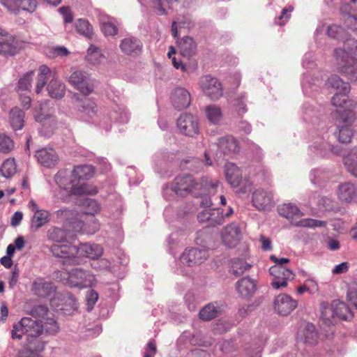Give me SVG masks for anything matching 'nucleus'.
Segmentation results:
<instances>
[{
	"label": "nucleus",
	"instance_id": "f257e3e1",
	"mask_svg": "<svg viewBox=\"0 0 357 357\" xmlns=\"http://www.w3.org/2000/svg\"><path fill=\"white\" fill-rule=\"evenodd\" d=\"M218 184V181H208V178L196 180L192 176L185 174L174 178L172 190L179 197H185L189 194L199 196L205 191L214 194Z\"/></svg>",
	"mask_w": 357,
	"mask_h": 357
},
{
	"label": "nucleus",
	"instance_id": "f03ea898",
	"mask_svg": "<svg viewBox=\"0 0 357 357\" xmlns=\"http://www.w3.org/2000/svg\"><path fill=\"white\" fill-rule=\"evenodd\" d=\"M56 213L57 218L61 219V220L66 221L65 227L70 229V234H71V231L82 234H93L99 229V225L96 222H91L93 227L89 229V222H85V220L83 219L84 215H82L78 218L73 211L62 208L58 210Z\"/></svg>",
	"mask_w": 357,
	"mask_h": 357
},
{
	"label": "nucleus",
	"instance_id": "7ed1b4c3",
	"mask_svg": "<svg viewBox=\"0 0 357 357\" xmlns=\"http://www.w3.org/2000/svg\"><path fill=\"white\" fill-rule=\"evenodd\" d=\"M56 184L73 195H95L98 192L95 187L89 185H79L75 178L72 176V172L67 170L59 171L54 176Z\"/></svg>",
	"mask_w": 357,
	"mask_h": 357
},
{
	"label": "nucleus",
	"instance_id": "20e7f679",
	"mask_svg": "<svg viewBox=\"0 0 357 357\" xmlns=\"http://www.w3.org/2000/svg\"><path fill=\"white\" fill-rule=\"evenodd\" d=\"M43 332V326L40 321L29 317L22 318L20 322L13 326L11 331L13 339H22L24 335L28 337L40 336Z\"/></svg>",
	"mask_w": 357,
	"mask_h": 357
},
{
	"label": "nucleus",
	"instance_id": "39448f33",
	"mask_svg": "<svg viewBox=\"0 0 357 357\" xmlns=\"http://www.w3.org/2000/svg\"><path fill=\"white\" fill-rule=\"evenodd\" d=\"M61 280L71 287L82 289L91 286L95 281V277L89 271L77 268L62 273Z\"/></svg>",
	"mask_w": 357,
	"mask_h": 357
},
{
	"label": "nucleus",
	"instance_id": "423d86ee",
	"mask_svg": "<svg viewBox=\"0 0 357 357\" xmlns=\"http://www.w3.org/2000/svg\"><path fill=\"white\" fill-rule=\"evenodd\" d=\"M50 250L54 256L62 259L61 262L64 266L79 264L80 262L77 256L78 250L76 245L54 244L51 246Z\"/></svg>",
	"mask_w": 357,
	"mask_h": 357
},
{
	"label": "nucleus",
	"instance_id": "0eeeda50",
	"mask_svg": "<svg viewBox=\"0 0 357 357\" xmlns=\"http://www.w3.org/2000/svg\"><path fill=\"white\" fill-rule=\"evenodd\" d=\"M47 102H40L35 108L34 118L36 121L42 124L48 133H51L56 128L57 121L53 115V112L47 111Z\"/></svg>",
	"mask_w": 357,
	"mask_h": 357
},
{
	"label": "nucleus",
	"instance_id": "6e6552de",
	"mask_svg": "<svg viewBox=\"0 0 357 357\" xmlns=\"http://www.w3.org/2000/svg\"><path fill=\"white\" fill-rule=\"evenodd\" d=\"M200 87L204 93L211 100H218L223 94L220 81L211 75H204L200 78Z\"/></svg>",
	"mask_w": 357,
	"mask_h": 357
},
{
	"label": "nucleus",
	"instance_id": "1a4fd4ad",
	"mask_svg": "<svg viewBox=\"0 0 357 357\" xmlns=\"http://www.w3.org/2000/svg\"><path fill=\"white\" fill-rule=\"evenodd\" d=\"M208 257L206 249L187 248L182 253L180 261L187 266H196L204 263Z\"/></svg>",
	"mask_w": 357,
	"mask_h": 357
},
{
	"label": "nucleus",
	"instance_id": "9d476101",
	"mask_svg": "<svg viewBox=\"0 0 357 357\" xmlns=\"http://www.w3.org/2000/svg\"><path fill=\"white\" fill-rule=\"evenodd\" d=\"M68 82L71 86L84 95H89L93 91V85L89 75L83 71L73 72L68 78Z\"/></svg>",
	"mask_w": 357,
	"mask_h": 357
},
{
	"label": "nucleus",
	"instance_id": "9b49d317",
	"mask_svg": "<svg viewBox=\"0 0 357 357\" xmlns=\"http://www.w3.org/2000/svg\"><path fill=\"white\" fill-rule=\"evenodd\" d=\"M270 274L274 277L272 287L278 289L287 285V280H293L294 273L283 266L274 265L269 269Z\"/></svg>",
	"mask_w": 357,
	"mask_h": 357
},
{
	"label": "nucleus",
	"instance_id": "f8f14e48",
	"mask_svg": "<svg viewBox=\"0 0 357 357\" xmlns=\"http://www.w3.org/2000/svg\"><path fill=\"white\" fill-rule=\"evenodd\" d=\"M177 127L182 134L188 137H195L199 132L198 119L190 114H183L179 116Z\"/></svg>",
	"mask_w": 357,
	"mask_h": 357
},
{
	"label": "nucleus",
	"instance_id": "ddd939ff",
	"mask_svg": "<svg viewBox=\"0 0 357 357\" xmlns=\"http://www.w3.org/2000/svg\"><path fill=\"white\" fill-rule=\"evenodd\" d=\"M217 147L218 152L216 156L218 158H220L222 156L232 157L239 151L238 143L232 136H225L219 138Z\"/></svg>",
	"mask_w": 357,
	"mask_h": 357
},
{
	"label": "nucleus",
	"instance_id": "4468645a",
	"mask_svg": "<svg viewBox=\"0 0 357 357\" xmlns=\"http://www.w3.org/2000/svg\"><path fill=\"white\" fill-rule=\"evenodd\" d=\"M200 223L206 224L208 227H215L224 222L223 210L221 208H206L197 215Z\"/></svg>",
	"mask_w": 357,
	"mask_h": 357
},
{
	"label": "nucleus",
	"instance_id": "2eb2a0df",
	"mask_svg": "<svg viewBox=\"0 0 357 357\" xmlns=\"http://www.w3.org/2000/svg\"><path fill=\"white\" fill-rule=\"evenodd\" d=\"M119 48L126 56H137L142 52L143 43L137 37L128 36L120 41Z\"/></svg>",
	"mask_w": 357,
	"mask_h": 357
},
{
	"label": "nucleus",
	"instance_id": "dca6fc26",
	"mask_svg": "<svg viewBox=\"0 0 357 357\" xmlns=\"http://www.w3.org/2000/svg\"><path fill=\"white\" fill-rule=\"evenodd\" d=\"M298 303L287 294L278 295L274 301V310L282 316L289 314L296 307Z\"/></svg>",
	"mask_w": 357,
	"mask_h": 357
},
{
	"label": "nucleus",
	"instance_id": "f3484780",
	"mask_svg": "<svg viewBox=\"0 0 357 357\" xmlns=\"http://www.w3.org/2000/svg\"><path fill=\"white\" fill-rule=\"evenodd\" d=\"M241 231L236 223L226 226L221 234L222 241L228 248L235 247L241 240Z\"/></svg>",
	"mask_w": 357,
	"mask_h": 357
},
{
	"label": "nucleus",
	"instance_id": "a211bd4d",
	"mask_svg": "<svg viewBox=\"0 0 357 357\" xmlns=\"http://www.w3.org/2000/svg\"><path fill=\"white\" fill-rule=\"evenodd\" d=\"M252 203L259 210H267L273 205V195L271 192L258 189L252 194Z\"/></svg>",
	"mask_w": 357,
	"mask_h": 357
},
{
	"label": "nucleus",
	"instance_id": "6ab92c4d",
	"mask_svg": "<svg viewBox=\"0 0 357 357\" xmlns=\"http://www.w3.org/2000/svg\"><path fill=\"white\" fill-rule=\"evenodd\" d=\"M35 156L40 165L47 167L55 166L59 161V157L52 149H39L36 151Z\"/></svg>",
	"mask_w": 357,
	"mask_h": 357
},
{
	"label": "nucleus",
	"instance_id": "aec40b11",
	"mask_svg": "<svg viewBox=\"0 0 357 357\" xmlns=\"http://www.w3.org/2000/svg\"><path fill=\"white\" fill-rule=\"evenodd\" d=\"M98 20L101 31L105 36H114L118 33L119 23L115 18L107 15L100 14Z\"/></svg>",
	"mask_w": 357,
	"mask_h": 357
},
{
	"label": "nucleus",
	"instance_id": "412c9836",
	"mask_svg": "<svg viewBox=\"0 0 357 357\" xmlns=\"http://www.w3.org/2000/svg\"><path fill=\"white\" fill-rule=\"evenodd\" d=\"M225 173L226 180L231 187L236 188L240 185L242 182V172L234 163H227L225 166Z\"/></svg>",
	"mask_w": 357,
	"mask_h": 357
},
{
	"label": "nucleus",
	"instance_id": "4be33fe9",
	"mask_svg": "<svg viewBox=\"0 0 357 357\" xmlns=\"http://www.w3.org/2000/svg\"><path fill=\"white\" fill-rule=\"evenodd\" d=\"M236 288L239 296L244 298H250L256 291V283L250 278L245 277L236 283Z\"/></svg>",
	"mask_w": 357,
	"mask_h": 357
},
{
	"label": "nucleus",
	"instance_id": "5701e85b",
	"mask_svg": "<svg viewBox=\"0 0 357 357\" xmlns=\"http://www.w3.org/2000/svg\"><path fill=\"white\" fill-rule=\"evenodd\" d=\"M180 54L186 58H190L196 54L197 45L190 36H184L176 41Z\"/></svg>",
	"mask_w": 357,
	"mask_h": 357
},
{
	"label": "nucleus",
	"instance_id": "b1692460",
	"mask_svg": "<svg viewBox=\"0 0 357 357\" xmlns=\"http://www.w3.org/2000/svg\"><path fill=\"white\" fill-rule=\"evenodd\" d=\"M18 52V43L13 36L9 35L0 38V55L4 56H14Z\"/></svg>",
	"mask_w": 357,
	"mask_h": 357
},
{
	"label": "nucleus",
	"instance_id": "393cba45",
	"mask_svg": "<svg viewBox=\"0 0 357 357\" xmlns=\"http://www.w3.org/2000/svg\"><path fill=\"white\" fill-rule=\"evenodd\" d=\"M172 98L174 107L178 109H183L190 104V93L184 88H176Z\"/></svg>",
	"mask_w": 357,
	"mask_h": 357
},
{
	"label": "nucleus",
	"instance_id": "a878e982",
	"mask_svg": "<svg viewBox=\"0 0 357 357\" xmlns=\"http://www.w3.org/2000/svg\"><path fill=\"white\" fill-rule=\"evenodd\" d=\"M337 197L342 202L350 203L357 197L356 188L350 182H345L339 185L337 188Z\"/></svg>",
	"mask_w": 357,
	"mask_h": 357
},
{
	"label": "nucleus",
	"instance_id": "bb28decb",
	"mask_svg": "<svg viewBox=\"0 0 357 357\" xmlns=\"http://www.w3.org/2000/svg\"><path fill=\"white\" fill-rule=\"evenodd\" d=\"M78 250L77 256L80 257H89L91 259H97L101 256L102 248L98 244L81 243L77 246Z\"/></svg>",
	"mask_w": 357,
	"mask_h": 357
},
{
	"label": "nucleus",
	"instance_id": "cd10ccee",
	"mask_svg": "<svg viewBox=\"0 0 357 357\" xmlns=\"http://www.w3.org/2000/svg\"><path fill=\"white\" fill-rule=\"evenodd\" d=\"M31 291L35 295L44 297L54 292V288L52 282L38 278L32 282Z\"/></svg>",
	"mask_w": 357,
	"mask_h": 357
},
{
	"label": "nucleus",
	"instance_id": "c85d7f7f",
	"mask_svg": "<svg viewBox=\"0 0 357 357\" xmlns=\"http://www.w3.org/2000/svg\"><path fill=\"white\" fill-rule=\"evenodd\" d=\"M94 173L93 167L89 165H79L74 168L72 172V176L75 178L79 185H87L85 183H81L82 181L90 179Z\"/></svg>",
	"mask_w": 357,
	"mask_h": 357
},
{
	"label": "nucleus",
	"instance_id": "c756f323",
	"mask_svg": "<svg viewBox=\"0 0 357 357\" xmlns=\"http://www.w3.org/2000/svg\"><path fill=\"white\" fill-rule=\"evenodd\" d=\"M47 237L53 241L62 243L69 242L73 238V235L70 234V229H68L67 227L65 229L53 227L47 231Z\"/></svg>",
	"mask_w": 357,
	"mask_h": 357
},
{
	"label": "nucleus",
	"instance_id": "7c9ffc66",
	"mask_svg": "<svg viewBox=\"0 0 357 357\" xmlns=\"http://www.w3.org/2000/svg\"><path fill=\"white\" fill-rule=\"evenodd\" d=\"M49 96L55 99L62 98L66 93L65 85L57 79H52L47 85Z\"/></svg>",
	"mask_w": 357,
	"mask_h": 357
},
{
	"label": "nucleus",
	"instance_id": "2f4dec72",
	"mask_svg": "<svg viewBox=\"0 0 357 357\" xmlns=\"http://www.w3.org/2000/svg\"><path fill=\"white\" fill-rule=\"evenodd\" d=\"M46 342L40 336L26 338V348L22 351H29L32 354L39 355L38 353L45 349Z\"/></svg>",
	"mask_w": 357,
	"mask_h": 357
},
{
	"label": "nucleus",
	"instance_id": "473e14b6",
	"mask_svg": "<svg viewBox=\"0 0 357 357\" xmlns=\"http://www.w3.org/2000/svg\"><path fill=\"white\" fill-rule=\"evenodd\" d=\"M344 165L347 171L357 177V147L352 148L349 153L344 157Z\"/></svg>",
	"mask_w": 357,
	"mask_h": 357
},
{
	"label": "nucleus",
	"instance_id": "72a5a7b5",
	"mask_svg": "<svg viewBox=\"0 0 357 357\" xmlns=\"http://www.w3.org/2000/svg\"><path fill=\"white\" fill-rule=\"evenodd\" d=\"M58 298L62 301L61 310L66 314H70L72 312L77 310V303L76 298L70 294H66L62 296H58Z\"/></svg>",
	"mask_w": 357,
	"mask_h": 357
},
{
	"label": "nucleus",
	"instance_id": "f704fd0d",
	"mask_svg": "<svg viewBox=\"0 0 357 357\" xmlns=\"http://www.w3.org/2000/svg\"><path fill=\"white\" fill-rule=\"evenodd\" d=\"M326 85L328 88L336 89L340 93L345 96L350 91V86L348 83L344 82L338 76L331 75L327 80Z\"/></svg>",
	"mask_w": 357,
	"mask_h": 357
},
{
	"label": "nucleus",
	"instance_id": "c9c22d12",
	"mask_svg": "<svg viewBox=\"0 0 357 357\" xmlns=\"http://www.w3.org/2000/svg\"><path fill=\"white\" fill-rule=\"evenodd\" d=\"M75 27L77 33L90 39L93 35V29L89 22L85 19H78L75 22Z\"/></svg>",
	"mask_w": 357,
	"mask_h": 357
},
{
	"label": "nucleus",
	"instance_id": "e433bc0d",
	"mask_svg": "<svg viewBox=\"0 0 357 357\" xmlns=\"http://www.w3.org/2000/svg\"><path fill=\"white\" fill-rule=\"evenodd\" d=\"M24 118V112L20 109L15 107L10 110V125L13 130H18L23 128Z\"/></svg>",
	"mask_w": 357,
	"mask_h": 357
},
{
	"label": "nucleus",
	"instance_id": "4c0bfd02",
	"mask_svg": "<svg viewBox=\"0 0 357 357\" xmlns=\"http://www.w3.org/2000/svg\"><path fill=\"white\" fill-rule=\"evenodd\" d=\"M278 213L281 216L287 219L302 216L303 215L296 205L290 203L280 206L278 207Z\"/></svg>",
	"mask_w": 357,
	"mask_h": 357
},
{
	"label": "nucleus",
	"instance_id": "58836bf2",
	"mask_svg": "<svg viewBox=\"0 0 357 357\" xmlns=\"http://www.w3.org/2000/svg\"><path fill=\"white\" fill-rule=\"evenodd\" d=\"M50 220V213L45 210L36 211L31 219V227L34 230H38L39 228L44 226Z\"/></svg>",
	"mask_w": 357,
	"mask_h": 357
},
{
	"label": "nucleus",
	"instance_id": "ea45409f",
	"mask_svg": "<svg viewBox=\"0 0 357 357\" xmlns=\"http://www.w3.org/2000/svg\"><path fill=\"white\" fill-rule=\"evenodd\" d=\"M207 119L213 124L218 123L222 119L221 108L215 105H210L204 109Z\"/></svg>",
	"mask_w": 357,
	"mask_h": 357
},
{
	"label": "nucleus",
	"instance_id": "a19ab883",
	"mask_svg": "<svg viewBox=\"0 0 357 357\" xmlns=\"http://www.w3.org/2000/svg\"><path fill=\"white\" fill-rule=\"evenodd\" d=\"M220 313V307L214 303H209L204 306L199 313V317L204 321H210Z\"/></svg>",
	"mask_w": 357,
	"mask_h": 357
},
{
	"label": "nucleus",
	"instance_id": "79ce46f5",
	"mask_svg": "<svg viewBox=\"0 0 357 357\" xmlns=\"http://www.w3.org/2000/svg\"><path fill=\"white\" fill-rule=\"evenodd\" d=\"M250 268V265L242 259L236 258L231 261L230 273L238 277Z\"/></svg>",
	"mask_w": 357,
	"mask_h": 357
},
{
	"label": "nucleus",
	"instance_id": "37998d69",
	"mask_svg": "<svg viewBox=\"0 0 357 357\" xmlns=\"http://www.w3.org/2000/svg\"><path fill=\"white\" fill-rule=\"evenodd\" d=\"M321 319L326 325L330 326L333 324L336 316L333 308V303L331 305L326 303H321Z\"/></svg>",
	"mask_w": 357,
	"mask_h": 357
},
{
	"label": "nucleus",
	"instance_id": "c03bdc74",
	"mask_svg": "<svg viewBox=\"0 0 357 357\" xmlns=\"http://www.w3.org/2000/svg\"><path fill=\"white\" fill-rule=\"evenodd\" d=\"M86 59L90 63L93 65H98L102 61L104 56L98 47L91 45L87 50Z\"/></svg>",
	"mask_w": 357,
	"mask_h": 357
},
{
	"label": "nucleus",
	"instance_id": "a18cd8bd",
	"mask_svg": "<svg viewBox=\"0 0 357 357\" xmlns=\"http://www.w3.org/2000/svg\"><path fill=\"white\" fill-rule=\"evenodd\" d=\"M79 110L89 118L95 116L98 112L96 103L88 98L82 101Z\"/></svg>",
	"mask_w": 357,
	"mask_h": 357
},
{
	"label": "nucleus",
	"instance_id": "49530a36",
	"mask_svg": "<svg viewBox=\"0 0 357 357\" xmlns=\"http://www.w3.org/2000/svg\"><path fill=\"white\" fill-rule=\"evenodd\" d=\"M333 308L336 317L346 319L350 313L349 307L343 302L335 300L333 302Z\"/></svg>",
	"mask_w": 357,
	"mask_h": 357
},
{
	"label": "nucleus",
	"instance_id": "de8ad7c7",
	"mask_svg": "<svg viewBox=\"0 0 357 357\" xmlns=\"http://www.w3.org/2000/svg\"><path fill=\"white\" fill-rule=\"evenodd\" d=\"M337 140L341 143H349L353 136V131L348 126L339 127L338 131L335 132Z\"/></svg>",
	"mask_w": 357,
	"mask_h": 357
},
{
	"label": "nucleus",
	"instance_id": "09e8293b",
	"mask_svg": "<svg viewBox=\"0 0 357 357\" xmlns=\"http://www.w3.org/2000/svg\"><path fill=\"white\" fill-rule=\"evenodd\" d=\"M0 172L3 176L10 178L16 172V165L14 160L7 159L2 164Z\"/></svg>",
	"mask_w": 357,
	"mask_h": 357
},
{
	"label": "nucleus",
	"instance_id": "8fccbe9b",
	"mask_svg": "<svg viewBox=\"0 0 357 357\" xmlns=\"http://www.w3.org/2000/svg\"><path fill=\"white\" fill-rule=\"evenodd\" d=\"M317 338V333L315 326L312 324L307 323L304 330V342L308 344H314Z\"/></svg>",
	"mask_w": 357,
	"mask_h": 357
},
{
	"label": "nucleus",
	"instance_id": "3c124183",
	"mask_svg": "<svg viewBox=\"0 0 357 357\" xmlns=\"http://www.w3.org/2000/svg\"><path fill=\"white\" fill-rule=\"evenodd\" d=\"M14 148V142L13 139L3 134H0V153H8Z\"/></svg>",
	"mask_w": 357,
	"mask_h": 357
},
{
	"label": "nucleus",
	"instance_id": "603ef678",
	"mask_svg": "<svg viewBox=\"0 0 357 357\" xmlns=\"http://www.w3.org/2000/svg\"><path fill=\"white\" fill-rule=\"evenodd\" d=\"M340 71L351 82L357 81V68L352 65H344L340 68Z\"/></svg>",
	"mask_w": 357,
	"mask_h": 357
},
{
	"label": "nucleus",
	"instance_id": "864d4df0",
	"mask_svg": "<svg viewBox=\"0 0 357 357\" xmlns=\"http://www.w3.org/2000/svg\"><path fill=\"white\" fill-rule=\"evenodd\" d=\"M153 7L157 10L158 15H165L167 9L171 8L169 0H153Z\"/></svg>",
	"mask_w": 357,
	"mask_h": 357
},
{
	"label": "nucleus",
	"instance_id": "5fc2aeb1",
	"mask_svg": "<svg viewBox=\"0 0 357 357\" xmlns=\"http://www.w3.org/2000/svg\"><path fill=\"white\" fill-rule=\"evenodd\" d=\"M211 239V235L208 234L206 230H200L197 232L195 242L197 245L202 246V249H206L208 247Z\"/></svg>",
	"mask_w": 357,
	"mask_h": 357
},
{
	"label": "nucleus",
	"instance_id": "6e6d98bb",
	"mask_svg": "<svg viewBox=\"0 0 357 357\" xmlns=\"http://www.w3.org/2000/svg\"><path fill=\"white\" fill-rule=\"evenodd\" d=\"M33 73L32 71L27 73L19 79L18 87L22 91H29L31 88V81Z\"/></svg>",
	"mask_w": 357,
	"mask_h": 357
},
{
	"label": "nucleus",
	"instance_id": "4d7b16f0",
	"mask_svg": "<svg viewBox=\"0 0 357 357\" xmlns=\"http://www.w3.org/2000/svg\"><path fill=\"white\" fill-rule=\"evenodd\" d=\"M0 3L10 13L19 14V0H0Z\"/></svg>",
	"mask_w": 357,
	"mask_h": 357
},
{
	"label": "nucleus",
	"instance_id": "13d9d810",
	"mask_svg": "<svg viewBox=\"0 0 357 357\" xmlns=\"http://www.w3.org/2000/svg\"><path fill=\"white\" fill-rule=\"evenodd\" d=\"M88 208L84 211V215H91V220L90 222H95L93 220V215L98 213L100 210V206L99 204L93 200V199H88L86 200Z\"/></svg>",
	"mask_w": 357,
	"mask_h": 357
},
{
	"label": "nucleus",
	"instance_id": "bf43d9fd",
	"mask_svg": "<svg viewBox=\"0 0 357 357\" xmlns=\"http://www.w3.org/2000/svg\"><path fill=\"white\" fill-rule=\"evenodd\" d=\"M37 8L36 0H19V13L20 10H25L29 13H33Z\"/></svg>",
	"mask_w": 357,
	"mask_h": 357
},
{
	"label": "nucleus",
	"instance_id": "052dcab7",
	"mask_svg": "<svg viewBox=\"0 0 357 357\" xmlns=\"http://www.w3.org/2000/svg\"><path fill=\"white\" fill-rule=\"evenodd\" d=\"M317 206L321 210L331 211L334 208L333 201L327 197H319Z\"/></svg>",
	"mask_w": 357,
	"mask_h": 357
},
{
	"label": "nucleus",
	"instance_id": "680f3d73",
	"mask_svg": "<svg viewBox=\"0 0 357 357\" xmlns=\"http://www.w3.org/2000/svg\"><path fill=\"white\" fill-rule=\"evenodd\" d=\"M98 299V294L94 290H89L86 294L87 310L91 311Z\"/></svg>",
	"mask_w": 357,
	"mask_h": 357
},
{
	"label": "nucleus",
	"instance_id": "e2e57ef3",
	"mask_svg": "<svg viewBox=\"0 0 357 357\" xmlns=\"http://www.w3.org/2000/svg\"><path fill=\"white\" fill-rule=\"evenodd\" d=\"M298 225L305 227H324L326 225V222L324 221L307 218L301 220Z\"/></svg>",
	"mask_w": 357,
	"mask_h": 357
},
{
	"label": "nucleus",
	"instance_id": "0e129e2a",
	"mask_svg": "<svg viewBox=\"0 0 357 357\" xmlns=\"http://www.w3.org/2000/svg\"><path fill=\"white\" fill-rule=\"evenodd\" d=\"M347 298L349 301L357 308V283H353L350 285Z\"/></svg>",
	"mask_w": 357,
	"mask_h": 357
},
{
	"label": "nucleus",
	"instance_id": "69168bd1",
	"mask_svg": "<svg viewBox=\"0 0 357 357\" xmlns=\"http://www.w3.org/2000/svg\"><path fill=\"white\" fill-rule=\"evenodd\" d=\"M185 303L190 311H195L197 307V301L192 293H188L185 296Z\"/></svg>",
	"mask_w": 357,
	"mask_h": 357
},
{
	"label": "nucleus",
	"instance_id": "338daca9",
	"mask_svg": "<svg viewBox=\"0 0 357 357\" xmlns=\"http://www.w3.org/2000/svg\"><path fill=\"white\" fill-rule=\"evenodd\" d=\"M47 312L48 307L43 305H36L31 309V314L38 317L43 318Z\"/></svg>",
	"mask_w": 357,
	"mask_h": 357
},
{
	"label": "nucleus",
	"instance_id": "774afa93",
	"mask_svg": "<svg viewBox=\"0 0 357 357\" xmlns=\"http://www.w3.org/2000/svg\"><path fill=\"white\" fill-rule=\"evenodd\" d=\"M59 11L63 15L65 23H71L73 22V13L68 6H62L59 9Z\"/></svg>",
	"mask_w": 357,
	"mask_h": 357
}]
</instances>
